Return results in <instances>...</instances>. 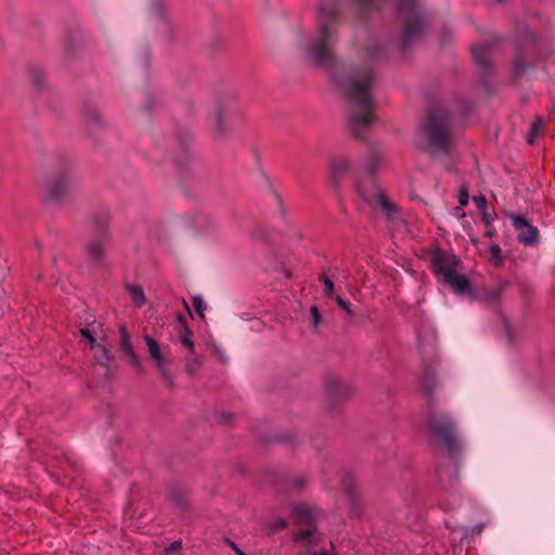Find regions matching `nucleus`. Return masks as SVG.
<instances>
[{"label": "nucleus", "mask_w": 555, "mask_h": 555, "mask_svg": "<svg viewBox=\"0 0 555 555\" xmlns=\"http://www.w3.org/2000/svg\"><path fill=\"white\" fill-rule=\"evenodd\" d=\"M287 521L285 519H280L275 522V529H285L287 527Z\"/></svg>", "instance_id": "nucleus-41"}, {"label": "nucleus", "mask_w": 555, "mask_h": 555, "mask_svg": "<svg viewBox=\"0 0 555 555\" xmlns=\"http://www.w3.org/2000/svg\"><path fill=\"white\" fill-rule=\"evenodd\" d=\"M193 332L189 326H184L182 332L180 333V341L183 346H185L191 352L194 351V343L192 340Z\"/></svg>", "instance_id": "nucleus-21"}, {"label": "nucleus", "mask_w": 555, "mask_h": 555, "mask_svg": "<svg viewBox=\"0 0 555 555\" xmlns=\"http://www.w3.org/2000/svg\"><path fill=\"white\" fill-rule=\"evenodd\" d=\"M343 485L346 491V494L348 495L351 504V511L354 514H358V507H357V499H358V492L353 485V480L350 477H345L343 480Z\"/></svg>", "instance_id": "nucleus-19"}, {"label": "nucleus", "mask_w": 555, "mask_h": 555, "mask_svg": "<svg viewBox=\"0 0 555 555\" xmlns=\"http://www.w3.org/2000/svg\"><path fill=\"white\" fill-rule=\"evenodd\" d=\"M119 335H120V349L121 351L129 358L130 363L137 367L142 369L140 359L134 351V348L131 343L130 334L127 331L125 325L119 326Z\"/></svg>", "instance_id": "nucleus-15"}, {"label": "nucleus", "mask_w": 555, "mask_h": 555, "mask_svg": "<svg viewBox=\"0 0 555 555\" xmlns=\"http://www.w3.org/2000/svg\"><path fill=\"white\" fill-rule=\"evenodd\" d=\"M314 532H315V527H312L307 530H300L294 534V540L296 542L309 540V545L314 544V542L310 540V538L314 534Z\"/></svg>", "instance_id": "nucleus-25"}, {"label": "nucleus", "mask_w": 555, "mask_h": 555, "mask_svg": "<svg viewBox=\"0 0 555 555\" xmlns=\"http://www.w3.org/2000/svg\"><path fill=\"white\" fill-rule=\"evenodd\" d=\"M356 3L357 18H363L367 13L373 10H379L377 0H353Z\"/></svg>", "instance_id": "nucleus-18"}, {"label": "nucleus", "mask_w": 555, "mask_h": 555, "mask_svg": "<svg viewBox=\"0 0 555 555\" xmlns=\"http://www.w3.org/2000/svg\"><path fill=\"white\" fill-rule=\"evenodd\" d=\"M338 0H321L318 10V38L307 49L309 62L317 67H332L335 54L332 47L334 27L338 24Z\"/></svg>", "instance_id": "nucleus-2"}, {"label": "nucleus", "mask_w": 555, "mask_h": 555, "mask_svg": "<svg viewBox=\"0 0 555 555\" xmlns=\"http://www.w3.org/2000/svg\"><path fill=\"white\" fill-rule=\"evenodd\" d=\"M375 76L370 67L354 68L346 79L333 76L334 83L349 102L348 125L353 138H364L374 120L372 86Z\"/></svg>", "instance_id": "nucleus-1"}, {"label": "nucleus", "mask_w": 555, "mask_h": 555, "mask_svg": "<svg viewBox=\"0 0 555 555\" xmlns=\"http://www.w3.org/2000/svg\"><path fill=\"white\" fill-rule=\"evenodd\" d=\"M232 418L233 416L231 413L222 412L219 415V422L222 424H230L232 422Z\"/></svg>", "instance_id": "nucleus-36"}, {"label": "nucleus", "mask_w": 555, "mask_h": 555, "mask_svg": "<svg viewBox=\"0 0 555 555\" xmlns=\"http://www.w3.org/2000/svg\"><path fill=\"white\" fill-rule=\"evenodd\" d=\"M87 117L89 120H93L94 122L100 120V114L96 111L92 112L91 114H88Z\"/></svg>", "instance_id": "nucleus-40"}, {"label": "nucleus", "mask_w": 555, "mask_h": 555, "mask_svg": "<svg viewBox=\"0 0 555 555\" xmlns=\"http://www.w3.org/2000/svg\"><path fill=\"white\" fill-rule=\"evenodd\" d=\"M325 389L331 409H334L337 403L345 400L351 393L350 385L336 377H328L326 379Z\"/></svg>", "instance_id": "nucleus-11"}, {"label": "nucleus", "mask_w": 555, "mask_h": 555, "mask_svg": "<svg viewBox=\"0 0 555 555\" xmlns=\"http://www.w3.org/2000/svg\"><path fill=\"white\" fill-rule=\"evenodd\" d=\"M36 86H37V89H38L39 88V80L38 79H37Z\"/></svg>", "instance_id": "nucleus-50"}, {"label": "nucleus", "mask_w": 555, "mask_h": 555, "mask_svg": "<svg viewBox=\"0 0 555 555\" xmlns=\"http://www.w3.org/2000/svg\"><path fill=\"white\" fill-rule=\"evenodd\" d=\"M182 543L181 541H173L168 547H166L165 552L166 554L176 553L179 550H181Z\"/></svg>", "instance_id": "nucleus-35"}, {"label": "nucleus", "mask_w": 555, "mask_h": 555, "mask_svg": "<svg viewBox=\"0 0 555 555\" xmlns=\"http://www.w3.org/2000/svg\"><path fill=\"white\" fill-rule=\"evenodd\" d=\"M490 255L492 257V262L495 267H500L503 263L502 250L501 247L496 244L491 245L489 248Z\"/></svg>", "instance_id": "nucleus-24"}, {"label": "nucleus", "mask_w": 555, "mask_h": 555, "mask_svg": "<svg viewBox=\"0 0 555 555\" xmlns=\"http://www.w3.org/2000/svg\"><path fill=\"white\" fill-rule=\"evenodd\" d=\"M310 314H311L312 325L317 328L320 325L321 320H322V315L317 306H312L310 308Z\"/></svg>", "instance_id": "nucleus-30"}, {"label": "nucleus", "mask_w": 555, "mask_h": 555, "mask_svg": "<svg viewBox=\"0 0 555 555\" xmlns=\"http://www.w3.org/2000/svg\"><path fill=\"white\" fill-rule=\"evenodd\" d=\"M171 498L178 506L183 507L185 505V498L183 493L173 490L171 492Z\"/></svg>", "instance_id": "nucleus-33"}, {"label": "nucleus", "mask_w": 555, "mask_h": 555, "mask_svg": "<svg viewBox=\"0 0 555 555\" xmlns=\"http://www.w3.org/2000/svg\"><path fill=\"white\" fill-rule=\"evenodd\" d=\"M108 219L109 216L106 212L94 219L93 227L96 237L86 244V253L95 264L101 263L105 257L104 246L109 241L107 231Z\"/></svg>", "instance_id": "nucleus-7"}, {"label": "nucleus", "mask_w": 555, "mask_h": 555, "mask_svg": "<svg viewBox=\"0 0 555 555\" xmlns=\"http://www.w3.org/2000/svg\"><path fill=\"white\" fill-rule=\"evenodd\" d=\"M430 260L431 271L441 283L451 287L456 294H466L472 291L469 280L459 273L462 261L457 256L442 248H435Z\"/></svg>", "instance_id": "nucleus-4"}, {"label": "nucleus", "mask_w": 555, "mask_h": 555, "mask_svg": "<svg viewBox=\"0 0 555 555\" xmlns=\"http://www.w3.org/2000/svg\"><path fill=\"white\" fill-rule=\"evenodd\" d=\"M68 194V185L64 175L55 177L49 185V194L46 202L61 203Z\"/></svg>", "instance_id": "nucleus-14"}, {"label": "nucleus", "mask_w": 555, "mask_h": 555, "mask_svg": "<svg viewBox=\"0 0 555 555\" xmlns=\"http://www.w3.org/2000/svg\"><path fill=\"white\" fill-rule=\"evenodd\" d=\"M473 202L476 204V207L480 212H485L488 207V202L485 195L474 196Z\"/></svg>", "instance_id": "nucleus-29"}, {"label": "nucleus", "mask_w": 555, "mask_h": 555, "mask_svg": "<svg viewBox=\"0 0 555 555\" xmlns=\"http://www.w3.org/2000/svg\"><path fill=\"white\" fill-rule=\"evenodd\" d=\"M498 2H505L506 0H496Z\"/></svg>", "instance_id": "nucleus-51"}, {"label": "nucleus", "mask_w": 555, "mask_h": 555, "mask_svg": "<svg viewBox=\"0 0 555 555\" xmlns=\"http://www.w3.org/2000/svg\"><path fill=\"white\" fill-rule=\"evenodd\" d=\"M421 388L428 398V427L436 443L442 447L448 455L456 456L460 451L455 436L454 424L446 415H439L433 411V392L436 387V375L433 371H426L420 380Z\"/></svg>", "instance_id": "nucleus-3"}, {"label": "nucleus", "mask_w": 555, "mask_h": 555, "mask_svg": "<svg viewBox=\"0 0 555 555\" xmlns=\"http://www.w3.org/2000/svg\"><path fill=\"white\" fill-rule=\"evenodd\" d=\"M151 358L156 362L157 370L163 377L165 384L172 389L175 387L173 377L166 367V359L160 352L158 343L150 335L144 336Z\"/></svg>", "instance_id": "nucleus-9"}, {"label": "nucleus", "mask_w": 555, "mask_h": 555, "mask_svg": "<svg viewBox=\"0 0 555 555\" xmlns=\"http://www.w3.org/2000/svg\"><path fill=\"white\" fill-rule=\"evenodd\" d=\"M216 133H222V115L221 112H218V129Z\"/></svg>", "instance_id": "nucleus-43"}, {"label": "nucleus", "mask_w": 555, "mask_h": 555, "mask_svg": "<svg viewBox=\"0 0 555 555\" xmlns=\"http://www.w3.org/2000/svg\"><path fill=\"white\" fill-rule=\"evenodd\" d=\"M225 544H227L229 547H231V548L235 552V554H236V555H238V553H240V554H241V553H243V551H242V550L237 546V544H236L235 542H233L232 540L227 539V540H225Z\"/></svg>", "instance_id": "nucleus-38"}, {"label": "nucleus", "mask_w": 555, "mask_h": 555, "mask_svg": "<svg viewBox=\"0 0 555 555\" xmlns=\"http://www.w3.org/2000/svg\"><path fill=\"white\" fill-rule=\"evenodd\" d=\"M424 133L429 145L437 152L449 153L451 144V118L448 109L431 107L428 111Z\"/></svg>", "instance_id": "nucleus-6"}, {"label": "nucleus", "mask_w": 555, "mask_h": 555, "mask_svg": "<svg viewBox=\"0 0 555 555\" xmlns=\"http://www.w3.org/2000/svg\"><path fill=\"white\" fill-rule=\"evenodd\" d=\"M128 292L131 294L133 301L140 307L144 304L145 296L141 286L130 285Z\"/></svg>", "instance_id": "nucleus-22"}, {"label": "nucleus", "mask_w": 555, "mask_h": 555, "mask_svg": "<svg viewBox=\"0 0 555 555\" xmlns=\"http://www.w3.org/2000/svg\"><path fill=\"white\" fill-rule=\"evenodd\" d=\"M335 300H336L337 305H338L343 310H345V311H346V313H347V315H348L349 318H352V317H353V311L351 310V308H350V304H349L347 300H345V299H344L343 297H340V296H337Z\"/></svg>", "instance_id": "nucleus-31"}, {"label": "nucleus", "mask_w": 555, "mask_h": 555, "mask_svg": "<svg viewBox=\"0 0 555 555\" xmlns=\"http://www.w3.org/2000/svg\"><path fill=\"white\" fill-rule=\"evenodd\" d=\"M331 180L332 183L338 188L343 179H345L351 171L350 162L343 156H337L331 159Z\"/></svg>", "instance_id": "nucleus-13"}, {"label": "nucleus", "mask_w": 555, "mask_h": 555, "mask_svg": "<svg viewBox=\"0 0 555 555\" xmlns=\"http://www.w3.org/2000/svg\"><path fill=\"white\" fill-rule=\"evenodd\" d=\"M292 516L297 525H313L315 522L312 511L305 504L294 506Z\"/></svg>", "instance_id": "nucleus-16"}, {"label": "nucleus", "mask_w": 555, "mask_h": 555, "mask_svg": "<svg viewBox=\"0 0 555 555\" xmlns=\"http://www.w3.org/2000/svg\"><path fill=\"white\" fill-rule=\"evenodd\" d=\"M192 302H193V307H194L196 313L201 317V319H205L204 311L206 309V305H205L204 300L202 299V297L194 296L192 298Z\"/></svg>", "instance_id": "nucleus-27"}, {"label": "nucleus", "mask_w": 555, "mask_h": 555, "mask_svg": "<svg viewBox=\"0 0 555 555\" xmlns=\"http://www.w3.org/2000/svg\"><path fill=\"white\" fill-rule=\"evenodd\" d=\"M80 334L82 337L87 338L89 340L90 347H95V338L92 335L91 331L89 328H81Z\"/></svg>", "instance_id": "nucleus-34"}, {"label": "nucleus", "mask_w": 555, "mask_h": 555, "mask_svg": "<svg viewBox=\"0 0 555 555\" xmlns=\"http://www.w3.org/2000/svg\"><path fill=\"white\" fill-rule=\"evenodd\" d=\"M177 321L182 326V330L184 328V326H189L185 317L182 314H178Z\"/></svg>", "instance_id": "nucleus-42"}, {"label": "nucleus", "mask_w": 555, "mask_h": 555, "mask_svg": "<svg viewBox=\"0 0 555 555\" xmlns=\"http://www.w3.org/2000/svg\"><path fill=\"white\" fill-rule=\"evenodd\" d=\"M501 295V288H499L498 291H495L492 295H491V299H498Z\"/></svg>", "instance_id": "nucleus-46"}, {"label": "nucleus", "mask_w": 555, "mask_h": 555, "mask_svg": "<svg viewBox=\"0 0 555 555\" xmlns=\"http://www.w3.org/2000/svg\"><path fill=\"white\" fill-rule=\"evenodd\" d=\"M238 555H246V554L243 552V553H241V554L238 553Z\"/></svg>", "instance_id": "nucleus-52"}, {"label": "nucleus", "mask_w": 555, "mask_h": 555, "mask_svg": "<svg viewBox=\"0 0 555 555\" xmlns=\"http://www.w3.org/2000/svg\"><path fill=\"white\" fill-rule=\"evenodd\" d=\"M305 483H306V481H305V479H304V478H298V479L295 481L294 486H295L297 489H299V490H300V489H302V488L305 487Z\"/></svg>", "instance_id": "nucleus-45"}, {"label": "nucleus", "mask_w": 555, "mask_h": 555, "mask_svg": "<svg viewBox=\"0 0 555 555\" xmlns=\"http://www.w3.org/2000/svg\"><path fill=\"white\" fill-rule=\"evenodd\" d=\"M496 41L486 42L478 47H472L473 57L475 64L479 67V75L481 81L487 85V79L492 77L494 74V67L492 63L489 61L490 51L492 46Z\"/></svg>", "instance_id": "nucleus-8"}, {"label": "nucleus", "mask_w": 555, "mask_h": 555, "mask_svg": "<svg viewBox=\"0 0 555 555\" xmlns=\"http://www.w3.org/2000/svg\"><path fill=\"white\" fill-rule=\"evenodd\" d=\"M100 349L102 350L103 352V356L105 357V359L107 360V362L112 361L113 360V357H111L108 354V350L104 347V346H99Z\"/></svg>", "instance_id": "nucleus-44"}, {"label": "nucleus", "mask_w": 555, "mask_h": 555, "mask_svg": "<svg viewBox=\"0 0 555 555\" xmlns=\"http://www.w3.org/2000/svg\"><path fill=\"white\" fill-rule=\"evenodd\" d=\"M397 14L403 20L401 46L404 51L420 41L425 34V16L417 0H400Z\"/></svg>", "instance_id": "nucleus-5"}, {"label": "nucleus", "mask_w": 555, "mask_h": 555, "mask_svg": "<svg viewBox=\"0 0 555 555\" xmlns=\"http://www.w3.org/2000/svg\"><path fill=\"white\" fill-rule=\"evenodd\" d=\"M469 202V192L468 188L466 185L461 186L459 191V203L462 207H465L468 205Z\"/></svg>", "instance_id": "nucleus-28"}, {"label": "nucleus", "mask_w": 555, "mask_h": 555, "mask_svg": "<svg viewBox=\"0 0 555 555\" xmlns=\"http://www.w3.org/2000/svg\"><path fill=\"white\" fill-rule=\"evenodd\" d=\"M541 130H542V120L539 116H537L530 127L529 132H528V138H527L528 144L533 145L535 143V137L538 135V133Z\"/></svg>", "instance_id": "nucleus-20"}, {"label": "nucleus", "mask_w": 555, "mask_h": 555, "mask_svg": "<svg viewBox=\"0 0 555 555\" xmlns=\"http://www.w3.org/2000/svg\"><path fill=\"white\" fill-rule=\"evenodd\" d=\"M369 170H370V177H369L367 181H366V182H361V181L357 180V185L360 183V184H362V185H363V188H364V190H365L366 192H372L371 181H375V180L373 179V177H372V176H373V173H374V170H375V169H374V165H373V164H370V166H369Z\"/></svg>", "instance_id": "nucleus-32"}, {"label": "nucleus", "mask_w": 555, "mask_h": 555, "mask_svg": "<svg viewBox=\"0 0 555 555\" xmlns=\"http://www.w3.org/2000/svg\"><path fill=\"white\" fill-rule=\"evenodd\" d=\"M513 225L518 231V241L525 245H532L538 242V229L531 225L528 220L520 215L512 216Z\"/></svg>", "instance_id": "nucleus-12"}, {"label": "nucleus", "mask_w": 555, "mask_h": 555, "mask_svg": "<svg viewBox=\"0 0 555 555\" xmlns=\"http://www.w3.org/2000/svg\"><path fill=\"white\" fill-rule=\"evenodd\" d=\"M527 68V60L520 49H518L512 65V79L515 83L526 74Z\"/></svg>", "instance_id": "nucleus-17"}, {"label": "nucleus", "mask_w": 555, "mask_h": 555, "mask_svg": "<svg viewBox=\"0 0 555 555\" xmlns=\"http://www.w3.org/2000/svg\"><path fill=\"white\" fill-rule=\"evenodd\" d=\"M201 366L202 361L199 358L188 359L185 370L191 376H193L199 371Z\"/></svg>", "instance_id": "nucleus-26"}, {"label": "nucleus", "mask_w": 555, "mask_h": 555, "mask_svg": "<svg viewBox=\"0 0 555 555\" xmlns=\"http://www.w3.org/2000/svg\"><path fill=\"white\" fill-rule=\"evenodd\" d=\"M482 214V222L489 227L491 224V222L493 221L494 216H491L490 214H488L487 209L485 210V212H481Z\"/></svg>", "instance_id": "nucleus-37"}, {"label": "nucleus", "mask_w": 555, "mask_h": 555, "mask_svg": "<svg viewBox=\"0 0 555 555\" xmlns=\"http://www.w3.org/2000/svg\"><path fill=\"white\" fill-rule=\"evenodd\" d=\"M372 192H366L362 184H358V194L360 197L369 203H376L378 206H380L384 210L388 212L396 211V206L390 202L387 194L383 192L376 184L375 181H371Z\"/></svg>", "instance_id": "nucleus-10"}, {"label": "nucleus", "mask_w": 555, "mask_h": 555, "mask_svg": "<svg viewBox=\"0 0 555 555\" xmlns=\"http://www.w3.org/2000/svg\"><path fill=\"white\" fill-rule=\"evenodd\" d=\"M319 280L324 284V296L330 298L334 294V283L333 281L323 272Z\"/></svg>", "instance_id": "nucleus-23"}, {"label": "nucleus", "mask_w": 555, "mask_h": 555, "mask_svg": "<svg viewBox=\"0 0 555 555\" xmlns=\"http://www.w3.org/2000/svg\"><path fill=\"white\" fill-rule=\"evenodd\" d=\"M286 278H291V272L285 273Z\"/></svg>", "instance_id": "nucleus-49"}, {"label": "nucleus", "mask_w": 555, "mask_h": 555, "mask_svg": "<svg viewBox=\"0 0 555 555\" xmlns=\"http://www.w3.org/2000/svg\"><path fill=\"white\" fill-rule=\"evenodd\" d=\"M485 235H486L487 237H492V236L494 235V231H493V230H488V231L485 233Z\"/></svg>", "instance_id": "nucleus-48"}, {"label": "nucleus", "mask_w": 555, "mask_h": 555, "mask_svg": "<svg viewBox=\"0 0 555 555\" xmlns=\"http://www.w3.org/2000/svg\"><path fill=\"white\" fill-rule=\"evenodd\" d=\"M380 48L378 46H375L372 50L367 51V54L371 59H375L378 56Z\"/></svg>", "instance_id": "nucleus-39"}, {"label": "nucleus", "mask_w": 555, "mask_h": 555, "mask_svg": "<svg viewBox=\"0 0 555 555\" xmlns=\"http://www.w3.org/2000/svg\"><path fill=\"white\" fill-rule=\"evenodd\" d=\"M183 306H184V308L188 310L189 315H190L191 318H193V315H192V311L190 310V307H189L188 302H186L184 299H183Z\"/></svg>", "instance_id": "nucleus-47"}]
</instances>
